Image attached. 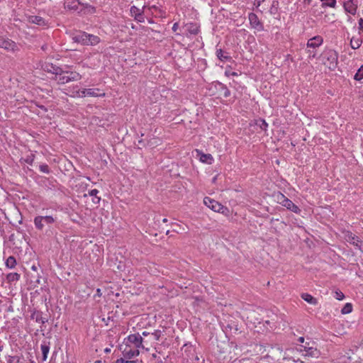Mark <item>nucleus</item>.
I'll return each mask as SVG.
<instances>
[{
    "instance_id": "nucleus-5",
    "label": "nucleus",
    "mask_w": 363,
    "mask_h": 363,
    "mask_svg": "<svg viewBox=\"0 0 363 363\" xmlns=\"http://www.w3.org/2000/svg\"><path fill=\"white\" fill-rule=\"evenodd\" d=\"M274 197L278 203L286 208L288 210L295 213H300L301 209L282 193L278 192L274 195Z\"/></svg>"
},
{
    "instance_id": "nucleus-10",
    "label": "nucleus",
    "mask_w": 363,
    "mask_h": 363,
    "mask_svg": "<svg viewBox=\"0 0 363 363\" xmlns=\"http://www.w3.org/2000/svg\"><path fill=\"white\" fill-rule=\"evenodd\" d=\"M248 19L252 28L257 30V31L264 30L263 23L260 21L257 14L252 12L250 13L248 15Z\"/></svg>"
},
{
    "instance_id": "nucleus-28",
    "label": "nucleus",
    "mask_w": 363,
    "mask_h": 363,
    "mask_svg": "<svg viewBox=\"0 0 363 363\" xmlns=\"http://www.w3.org/2000/svg\"><path fill=\"white\" fill-rule=\"evenodd\" d=\"M322 2V7L326 8L330 7L335 9L336 7L337 1L336 0H320Z\"/></svg>"
},
{
    "instance_id": "nucleus-21",
    "label": "nucleus",
    "mask_w": 363,
    "mask_h": 363,
    "mask_svg": "<svg viewBox=\"0 0 363 363\" xmlns=\"http://www.w3.org/2000/svg\"><path fill=\"white\" fill-rule=\"evenodd\" d=\"M62 69V67H57L50 63H46L43 65V69L47 72L55 74V77L59 76V74L60 73Z\"/></svg>"
},
{
    "instance_id": "nucleus-13",
    "label": "nucleus",
    "mask_w": 363,
    "mask_h": 363,
    "mask_svg": "<svg viewBox=\"0 0 363 363\" xmlns=\"http://www.w3.org/2000/svg\"><path fill=\"white\" fill-rule=\"evenodd\" d=\"M26 18L27 22L29 23L36 24L42 27L48 26V21L41 16L28 15L26 16Z\"/></svg>"
},
{
    "instance_id": "nucleus-29",
    "label": "nucleus",
    "mask_w": 363,
    "mask_h": 363,
    "mask_svg": "<svg viewBox=\"0 0 363 363\" xmlns=\"http://www.w3.org/2000/svg\"><path fill=\"white\" fill-rule=\"evenodd\" d=\"M19 279L20 274L16 272L9 273L6 276V280L9 283L17 281Z\"/></svg>"
},
{
    "instance_id": "nucleus-35",
    "label": "nucleus",
    "mask_w": 363,
    "mask_h": 363,
    "mask_svg": "<svg viewBox=\"0 0 363 363\" xmlns=\"http://www.w3.org/2000/svg\"><path fill=\"white\" fill-rule=\"evenodd\" d=\"M7 363H20V357L18 356H8L6 359Z\"/></svg>"
},
{
    "instance_id": "nucleus-20",
    "label": "nucleus",
    "mask_w": 363,
    "mask_h": 363,
    "mask_svg": "<svg viewBox=\"0 0 363 363\" xmlns=\"http://www.w3.org/2000/svg\"><path fill=\"white\" fill-rule=\"evenodd\" d=\"M67 94L73 98H83L84 95L83 94V89H79L78 86H74L72 87H69Z\"/></svg>"
},
{
    "instance_id": "nucleus-3",
    "label": "nucleus",
    "mask_w": 363,
    "mask_h": 363,
    "mask_svg": "<svg viewBox=\"0 0 363 363\" xmlns=\"http://www.w3.org/2000/svg\"><path fill=\"white\" fill-rule=\"evenodd\" d=\"M82 77V75L79 72L65 70L62 68L59 76L54 77L52 79L56 81L58 84H65L71 82L79 81Z\"/></svg>"
},
{
    "instance_id": "nucleus-24",
    "label": "nucleus",
    "mask_w": 363,
    "mask_h": 363,
    "mask_svg": "<svg viewBox=\"0 0 363 363\" xmlns=\"http://www.w3.org/2000/svg\"><path fill=\"white\" fill-rule=\"evenodd\" d=\"M216 56L221 62H227L231 60V57L227 52L223 51L222 49L216 50Z\"/></svg>"
},
{
    "instance_id": "nucleus-50",
    "label": "nucleus",
    "mask_w": 363,
    "mask_h": 363,
    "mask_svg": "<svg viewBox=\"0 0 363 363\" xmlns=\"http://www.w3.org/2000/svg\"><path fill=\"white\" fill-rule=\"evenodd\" d=\"M304 1H305V2H307V3H308V4H310V3H311V0H304Z\"/></svg>"
},
{
    "instance_id": "nucleus-54",
    "label": "nucleus",
    "mask_w": 363,
    "mask_h": 363,
    "mask_svg": "<svg viewBox=\"0 0 363 363\" xmlns=\"http://www.w3.org/2000/svg\"><path fill=\"white\" fill-rule=\"evenodd\" d=\"M169 234V230L167 231V235Z\"/></svg>"
},
{
    "instance_id": "nucleus-30",
    "label": "nucleus",
    "mask_w": 363,
    "mask_h": 363,
    "mask_svg": "<svg viewBox=\"0 0 363 363\" xmlns=\"http://www.w3.org/2000/svg\"><path fill=\"white\" fill-rule=\"evenodd\" d=\"M6 266L8 268L13 269L16 265V258L13 256L9 257L6 262H5Z\"/></svg>"
},
{
    "instance_id": "nucleus-23",
    "label": "nucleus",
    "mask_w": 363,
    "mask_h": 363,
    "mask_svg": "<svg viewBox=\"0 0 363 363\" xmlns=\"http://www.w3.org/2000/svg\"><path fill=\"white\" fill-rule=\"evenodd\" d=\"M50 344L49 342L43 341L40 345V349H41L42 354H43V356H42L43 362L46 361V359L48 358V354L50 351Z\"/></svg>"
},
{
    "instance_id": "nucleus-40",
    "label": "nucleus",
    "mask_w": 363,
    "mask_h": 363,
    "mask_svg": "<svg viewBox=\"0 0 363 363\" xmlns=\"http://www.w3.org/2000/svg\"><path fill=\"white\" fill-rule=\"evenodd\" d=\"M225 75L227 76V77H230V76H233V77H235V76H238V74L235 72H231L230 70H225Z\"/></svg>"
},
{
    "instance_id": "nucleus-27",
    "label": "nucleus",
    "mask_w": 363,
    "mask_h": 363,
    "mask_svg": "<svg viewBox=\"0 0 363 363\" xmlns=\"http://www.w3.org/2000/svg\"><path fill=\"white\" fill-rule=\"evenodd\" d=\"M362 43V41L359 38L352 37L350 40L351 48L354 50L358 49Z\"/></svg>"
},
{
    "instance_id": "nucleus-42",
    "label": "nucleus",
    "mask_w": 363,
    "mask_h": 363,
    "mask_svg": "<svg viewBox=\"0 0 363 363\" xmlns=\"http://www.w3.org/2000/svg\"><path fill=\"white\" fill-rule=\"evenodd\" d=\"M178 28H179V23L177 22H176L174 23L172 29L174 32H176L178 30Z\"/></svg>"
},
{
    "instance_id": "nucleus-11",
    "label": "nucleus",
    "mask_w": 363,
    "mask_h": 363,
    "mask_svg": "<svg viewBox=\"0 0 363 363\" xmlns=\"http://www.w3.org/2000/svg\"><path fill=\"white\" fill-rule=\"evenodd\" d=\"M344 237L347 242L350 243L351 245L355 246L358 249H361V245L362 244V241L359 240V238L353 234L350 231H346L344 233Z\"/></svg>"
},
{
    "instance_id": "nucleus-1",
    "label": "nucleus",
    "mask_w": 363,
    "mask_h": 363,
    "mask_svg": "<svg viewBox=\"0 0 363 363\" xmlns=\"http://www.w3.org/2000/svg\"><path fill=\"white\" fill-rule=\"evenodd\" d=\"M143 339L139 333L130 334L123 340L122 353L125 358L132 359L139 355L140 349H143Z\"/></svg>"
},
{
    "instance_id": "nucleus-37",
    "label": "nucleus",
    "mask_w": 363,
    "mask_h": 363,
    "mask_svg": "<svg viewBox=\"0 0 363 363\" xmlns=\"http://www.w3.org/2000/svg\"><path fill=\"white\" fill-rule=\"evenodd\" d=\"M130 359H126L124 357L118 359L113 363H137V361L130 360Z\"/></svg>"
},
{
    "instance_id": "nucleus-17",
    "label": "nucleus",
    "mask_w": 363,
    "mask_h": 363,
    "mask_svg": "<svg viewBox=\"0 0 363 363\" xmlns=\"http://www.w3.org/2000/svg\"><path fill=\"white\" fill-rule=\"evenodd\" d=\"M197 157L199 158L200 162L208 164H211L214 159L211 154L203 153L202 151L196 150Z\"/></svg>"
},
{
    "instance_id": "nucleus-39",
    "label": "nucleus",
    "mask_w": 363,
    "mask_h": 363,
    "mask_svg": "<svg viewBox=\"0 0 363 363\" xmlns=\"http://www.w3.org/2000/svg\"><path fill=\"white\" fill-rule=\"evenodd\" d=\"M161 331L157 330L152 333V335L154 337L155 340H159L161 336Z\"/></svg>"
},
{
    "instance_id": "nucleus-2",
    "label": "nucleus",
    "mask_w": 363,
    "mask_h": 363,
    "mask_svg": "<svg viewBox=\"0 0 363 363\" xmlns=\"http://www.w3.org/2000/svg\"><path fill=\"white\" fill-rule=\"evenodd\" d=\"M323 63L330 70H335L338 64V54L332 49L325 50L321 54Z\"/></svg>"
},
{
    "instance_id": "nucleus-22",
    "label": "nucleus",
    "mask_w": 363,
    "mask_h": 363,
    "mask_svg": "<svg viewBox=\"0 0 363 363\" xmlns=\"http://www.w3.org/2000/svg\"><path fill=\"white\" fill-rule=\"evenodd\" d=\"M79 4L78 0H64L65 9L76 11L78 9Z\"/></svg>"
},
{
    "instance_id": "nucleus-49",
    "label": "nucleus",
    "mask_w": 363,
    "mask_h": 363,
    "mask_svg": "<svg viewBox=\"0 0 363 363\" xmlns=\"http://www.w3.org/2000/svg\"><path fill=\"white\" fill-rule=\"evenodd\" d=\"M167 221H168V220H167V218H164V219L162 220V222H163V223H167Z\"/></svg>"
},
{
    "instance_id": "nucleus-53",
    "label": "nucleus",
    "mask_w": 363,
    "mask_h": 363,
    "mask_svg": "<svg viewBox=\"0 0 363 363\" xmlns=\"http://www.w3.org/2000/svg\"><path fill=\"white\" fill-rule=\"evenodd\" d=\"M32 269H33V270H35V269H36V267H35V266H33V267H32Z\"/></svg>"
},
{
    "instance_id": "nucleus-38",
    "label": "nucleus",
    "mask_w": 363,
    "mask_h": 363,
    "mask_svg": "<svg viewBox=\"0 0 363 363\" xmlns=\"http://www.w3.org/2000/svg\"><path fill=\"white\" fill-rule=\"evenodd\" d=\"M334 296L337 300H339V301L342 300L345 298L344 294L340 290H336L335 291Z\"/></svg>"
},
{
    "instance_id": "nucleus-48",
    "label": "nucleus",
    "mask_w": 363,
    "mask_h": 363,
    "mask_svg": "<svg viewBox=\"0 0 363 363\" xmlns=\"http://www.w3.org/2000/svg\"><path fill=\"white\" fill-rule=\"evenodd\" d=\"M26 162H27L28 163H29V164H31V163H32V162H33V159H31V160L27 159V160H26Z\"/></svg>"
},
{
    "instance_id": "nucleus-47",
    "label": "nucleus",
    "mask_w": 363,
    "mask_h": 363,
    "mask_svg": "<svg viewBox=\"0 0 363 363\" xmlns=\"http://www.w3.org/2000/svg\"><path fill=\"white\" fill-rule=\"evenodd\" d=\"M149 334H150V333H148L147 331H143L142 333V335L145 337V336H147Z\"/></svg>"
},
{
    "instance_id": "nucleus-43",
    "label": "nucleus",
    "mask_w": 363,
    "mask_h": 363,
    "mask_svg": "<svg viewBox=\"0 0 363 363\" xmlns=\"http://www.w3.org/2000/svg\"><path fill=\"white\" fill-rule=\"evenodd\" d=\"M308 54H309L308 57H309L310 58H311V57H312V58L315 57V56H316V53H315V52H313V51L308 50Z\"/></svg>"
},
{
    "instance_id": "nucleus-8",
    "label": "nucleus",
    "mask_w": 363,
    "mask_h": 363,
    "mask_svg": "<svg viewBox=\"0 0 363 363\" xmlns=\"http://www.w3.org/2000/svg\"><path fill=\"white\" fill-rule=\"evenodd\" d=\"M0 48L11 52H15L19 50L17 44L14 41L1 35H0Z\"/></svg>"
},
{
    "instance_id": "nucleus-26",
    "label": "nucleus",
    "mask_w": 363,
    "mask_h": 363,
    "mask_svg": "<svg viewBox=\"0 0 363 363\" xmlns=\"http://www.w3.org/2000/svg\"><path fill=\"white\" fill-rule=\"evenodd\" d=\"M301 298L305 301H306L307 303H308L310 304L316 305L318 303L317 299L309 294H307V293L302 294Z\"/></svg>"
},
{
    "instance_id": "nucleus-12",
    "label": "nucleus",
    "mask_w": 363,
    "mask_h": 363,
    "mask_svg": "<svg viewBox=\"0 0 363 363\" xmlns=\"http://www.w3.org/2000/svg\"><path fill=\"white\" fill-rule=\"evenodd\" d=\"M145 6H143L144 10ZM131 16L134 17L135 20L140 23H144L145 18L144 16V11L140 10L135 6H132L130 9Z\"/></svg>"
},
{
    "instance_id": "nucleus-34",
    "label": "nucleus",
    "mask_w": 363,
    "mask_h": 363,
    "mask_svg": "<svg viewBox=\"0 0 363 363\" xmlns=\"http://www.w3.org/2000/svg\"><path fill=\"white\" fill-rule=\"evenodd\" d=\"M354 79L357 81H360L363 79V65L358 69Z\"/></svg>"
},
{
    "instance_id": "nucleus-16",
    "label": "nucleus",
    "mask_w": 363,
    "mask_h": 363,
    "mask_svg": "<svg viewBox=\"0 0 363 363\" xmlns=\"http://www.w3.org/2000/svg\"><path fill=\"white\" fill-rule=\"evenodd\" d=\"M72 39L74 42L86 45L87 33L79 31L72 35Z\"/></svg>"
},
{
    "instance_id": "nucleus-18",
    "label": "nucleus",
    "mask_w": 363,
    "mask_h": 363,
    "mask_svg": "<svg viewBox=\"0 0 363 363\" xmlns=\"http://www.w3.org/2000/svg\"><path fill=\"white\" fill-rule=\"evenodd\" d=\"M299 351L301 352H305L304 355L307 357H317L318 354L315 348L308 346V343L306 345H301Z\"/></svg>"
},
{
    "instance_id": "nucleus-6",
    "label": "nucleus",
    "mask_w": 363,
    "mask_h": 363,
    "mask_svg": "<svg viewBox=\"0 0 363 363\" xmlns=\"http://www.w3.org/2000/svg\"><path fill=\"white\" fill-rule=\"evenodd\" d=\"M203 203L208 208L215 212H218L223 215H227L229 212V210L226 206L210 197H205L203 199Z\"/></svg>"
},
{
    "instance_id": "nucleus-31",
    "label": "nucleus",
    "mask_w": 363,
    "mask_h": 363,
    "mask_svg": "<svg viewBox=\"0 0 363 363\" xmlns=\"http://www.w3.org/2000/svg\"><path fill=\"white\" fill-rule=\"evenodd\" d=\"M99 194V191L96 189H91L89 191V195L90 196L95 197L96 200H93V202L95 203H99L101 199L99 197H97V194Z\"/></svg>"
},
{
    "instance_id": "nucleus-45",
    "label": "nucleus",
    "mask_w": 363,
    "mask_h": 363,
    "mask_svg": "<svg viewBox=\"0 0 363 363\" xmlns=\"http://www.w3.org/2000/svg\"><path fill=\"white\" fill-rule=\"evenodd\" d=\"M298 340L299 342L303 343L304 342V337H300Z\"/></svg>"
},
{
    "instance_id": "nucleus-33",
    "label": "nucleus",
    "mask_w": 363,
    "mask_h": 363,
    "mask_svg": "<svg viewBox=\"0 0 363 363\" xmlns=\"http://www.w3.org/2000/svg\"><path fill=\"white\" fill-rule=\"evenodd\" d=\"M279 9V1L277 0H274L272 4V6L269 9V11L272 14H275L277 13Z\"/></svg>"
},
{
    "instance_id": "nucleus-14",
    "label": "nucleus",
    "mask_w": 363,
    "mask_h": 363,
    "mask_svg": "<svg viewBox=\"0 0 363 363\" xmlns=\"http://www.w3.org/2000/svg\"><path fill=\"white\" fill-rule=\"evenodd\" d=\"M83 94L84 97L92 96V97H102L106 95L105 92L98 88L92 89H83Z\"/></svg>"
},
{
    "instance_id": "nucleus-19",
    "label": "nucleus",
    "mask_w": 363,
    "mask_h": 363,
    "mask_svg": "<svg viewBox=\"0 0 363 363\" xmlns=\"http://www.w3.org/2000/svg\"><path fill=\"white\" fill-rule=\"evenodd\" d=\"M184 28L187 36L188 35H197L200 31L199 26L196 23H188L184 25Z\"/></svg>"
},
{
    "instance_id": "nucleus-44",
    "label": "nucleus",
    "mask_w": 363,
    "mask_h": 363,
    "mask_svg": "<svg viewBox=\"0 0 363 363\" xmlns=\"http://www.w3.org/2000/svg\"><path fill=\"white\" fill-rule=\"evenodd\" d=\"M267 126H268V124L265 122V121H264V120H262V125H261V128H262V129H266Z\"/></svg>"
},
{
    "instance_id": "nucleus-56",
    "label": "nucleus",
    "mask_w": 363,
    "mask_h": 363,
    "mask_svg": "<svg viewBox=\"0 0 363 363\" xmlns=\"http://www.w3.org/2000/svg\"><path fill=\"white\" fill-rule=\"evenodd\" d=\"M95 363H100V361H97V362H96Z\"/></svg>"
},
{
    "instance_id": "nucleus-36",
    "label": "nucleus",
    "mask_w": 363,
    "mask_h": 363,
    "mask_svg": "<svg viewBox=\"0 0 363 363\" xmlns=\"http://www.w3.org/2000/svg\"><path fill=\"white\" fill-rule=\"evenodd\" d=\"M39 169L41 172L49 174L50 172V169L49 166L47 164H41L39 166Z\"/></svg>"
},
{
    "instance_id": "nucleus-15",
    "label": "nucleus",
    "mask_w": 363,
    "mask_h": 363,
    "mask_svg": "<svg viewBox=\"0 0 363 363\" xmlns=\"http://www.w3.org/2000/svg\"><path fill=\"white\" fill-rule=\"evenodd\" d=\"M323 43V39L320 35L314 36L310 38L307 42V48L315 49L319 48Z\"/></svg>"
},
{
    "instance_id": "nucleus-4",
    "label": "nucleus",
    "mask_w": 363,
    "mask_h": 363,
    "mask_svg": "<svg viewBox=\"0 0 363 363\" xmlns=\"http://www.w3.org/2000/svg\"><path fill=\"white\" fill-rule=\"evenodd\" d=\"M211 96H223L225 98L230 95V91L223 83L216 81L209 84L208 88Z\"/></svg>"
},
{
    "instance_id": "nucleus-51",
    "label": "nucleus",
    "mask_w": 363,
    "mask_h": 363,
    "mask_svg": "<svg viewBox=\"0 0 363 363\" xmlns=\"http://www.w3.org/2000/svg\"><path fill=\"white\" fill-rule=\"evenodd\" d=\"M3 350V345H0V351H2Z\"/></svg>"
},
{
    "instance_id": "nucleus-25",
    "label": "nucleus",
    "mask_w": 363,
    "mask_h": 363,
    "mask_svg": "<svg viewBox=\"0 0 363 363\" xmlns=\"http://www.w3.org/2000/svg\"><path fill=\"white\" fill-rule=\"evenodd\" d=\"M99 41L98 36L87 33L86 45H94L98 44Z\"/></svg>"
},
{
    "instance_id": "nucleus-7",
    "label": "nucleus",
    "mask_w": 363,
    "mask_h": 363,
    "mask_svg": "<svg viewBox=\"0 0 363 363\" xmlns=\"http://www.w3.org/2000/svg\"><path fill=\"white\" fill-rule=\"evenodd\" d=\"M55 221V218H54L52 216H38L35 217L33 223L36 229L38 230H43L45 225L52 224Z\"/></svg>"
},
{
    "instance_id": "nucleus-52",
    "label": "nucleus",
    "mask_w": 363,
    "mask_h": 363,
    "mask_svg": "<svg viewBox=\"0 0 363 363\" xmlns=\"http://www.w3.org/2000/svg\"><path fill=\"white\" fill-rule=\"evenodd\" d=\"M152 8L154 9H157L156 6H152Z\"/></svg>"
},
{
    "instance_id": "nucleus-46",
    "label": "nucleus",
    "mask_w": 363,
    "mask_h": 363,
    "mask_svg": "<svg viewBox=\"0 0 363 363\" xmlns=\"http://www.w3.org/2000/svg\"><path fill=\"white\" fill-rule=\"evenodd\" d=\"M111 352V348H108V347H106L104 349V352L105 353H109Z\"/></svg>"
},
{
    "instance_id": "nucleus-41",
    "label": "nucleus",
    "mask_w": 363,
    "mask_h": 363,
    "mask_svg": "<svg viewBox=\"0 0 363 363\" xmlns=\"http://www.w3.org/2000/svg\"><path fill=\"white\" fill-rule=\"evenodd\" d=\"M358 28L362 33H363V18H360L358 21Z\"/></svg>"
},
{
    "instance_id": "nucleus-9",
    "label": "nucleus",
    "mask_w": 363,
    "mask_h": 363,
    "mask_svg": "<svg viewBox=\"0 0 363 363\" xmlns=\"http://www.w3.org/2000/svg\"><path fill=\"white\" fill-rule=\"evenodd\" d=\"M342 6L347 13L354 16L358 7L357 0H342Z\"/></svg>"
},
{
    "instance_id": "nucleus-55",
    "label": "nucleus",
    "mask_w": 363,
    "mask_h": 363,
    "mask_svg": "<svg viewBox=\"0 0 363 363\" xmlns=\"http://www.w3.org/2000/svg\"><path fill=\"white\" fill-rule=\"evenodd\" d=\"M95 363H100V361H97V362H96Z\"/></svg>"
},
{
    "instance_id": "nucleus-32",
    "label": "nucleus",
    "mask_w": 363,
    "mask_h": 363,
    "mask_svg": "<svg viewBox=\"0 0 363 363\" xmlns=\"http://www.w3.org/2000/svg\"><path fill=\"white\" fill-rule=\"evenodd\" d=\"M352 311V305L350 303H347L341 309L342 314H348Z\"/></svg>"
}]
</instances>
